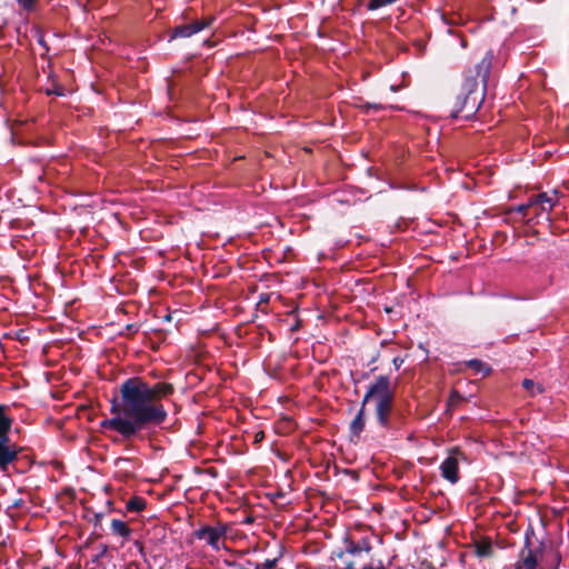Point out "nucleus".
Returning <instances> with one entry per match:
<instances>
[{
	"mask_svg": "<svg viewBox=\"0 0 569 569\" xmlns=\"http://www.w3.org/2000/svg\"><path fill=\"white\" fill-rule=\"evenodd\" d=\"M172 392L173 387L166 382L150 385L140 377L128 378L120 386V398L111 402L113 416L101 427L131 439L143 429L160 426L168 417L161 398Z\"/></svg>",
	"mask_w": 569,
	"mask_h": 569,
	"instance_id": "nucleus-1",
	"label": "nucleus"
},
{
	"mask_svg": "<svg viewBox=\"0 0 569 569\" xmlns=\"http://www.w3.org/2000/svg\"><path fill=\"white\" fill-rule=\"evenodd\" d=\"M492 53L487 52L481 61L476 66L475 78L468 79L466 82L467 96L459 109L460 112L465 111L466 116L473 113L479 108L483 99V92L492 67Z\"/></svg>",
	"mask_w": 569,
	"mask_h": 569,
	"instance_id": "nucleus-2",
	"label": "nucleus"
},
{
	"mask_svg": "<svg viewBox=\"0 0 569 569\" xmlns=\"http://www.w3.org/2000/svg\"><path fill=\"white\" fill-rule=\"evenodd\" d=\"M229 526L227 523L218 522L216 526H201L193 532V537L198 540H204L206 543L214 551L226 549L224 538L228 533Z\"/></svg>",
	"mask_w": 569,
	"mask_h": 569,
	"instance_id": "nucleus-3",
	"label": "nucleus"
},
{
	"mask_svg": "<svg viewBox=\"0 0 569 569\" xmlns=\"http://www.w3.org/2000/svg\"><path fill=\"white\" fill-rule=\"evenodd\" d=\"M393 391L390 388V381L386 386V390L382 391L381 396L376 401V416L378 423L382 428H389L390 427V413L392 411L393 406Z\"/></svg>",
	"mask_w": 569,
	"mask_h": 569,
	"instance_id": "nucleus-4",
	"label": "nucleus"
},
{
	"mask_svg": "<svg viewBox=\"0 0 569 569\" xmlns=\"http://www.w3.org/2000/svg\"><path fill=\"white\" fill-rule=\"evenodd\" d=\"M20 448L9 437L0 438V475L8 477L13 462L18 459Z\"/></svg>",
	"mask_w": 569,
	"mask_h": 569,
	"instance_id": "nucleus-5",
	"label": "nucleus"
},
{
	"mask_svg": "<svg viewBox=\"0 0 569 569\" xmlns=\"http://www.w3.org/2000/svg\"><path fill=\"white\" fill-rule=\"evenodd\" d=\"M459 458H463L462 452L459 448H452L450 455L440 465L442 478L452 485L459 481Z\"/></svg>",
	"mask_w": 569,
	"mask_h": 569,
	"instance_id": "nucleus-6",
	"label": "nucleus"
},
{
	"mask_svg": "<svg viewBox=\"0 0 569 569\" xmlns=\"http://www.w3.org/2000/svg\"><path fill=\"white\" fill-rule=\"evenodd\" d=\"M555 206V199L549 197L547 193H540L529 200L527 204L518 207V211L525 216L528 214L529 210H532L535 214H539L540 211H550Z\"/></svg>",
	"mask_w": 569,
	"mask_h": 569,
	"instance_id": "nucleus-7",
	"label": "nucleus"
},
{
	"mask_svg": "<svg viewBox=\"0 0 569 569\" xmlns=\"http://www.w3.org/2000/svg\"><path fill=\"white\" fill-rule=\"evenodd\" d=\"M389 381L390 379L387 376H379L366 392L361 402V408L365 409V406L370 400H373L376 402L378 398L381 396L382 391L386 390V386L388 385Z\"/></svg>",
	"mask_w": 569,
	"mask_h": 569,
	"instance_id": "nucleus-8",
	"label": "nucleus"
},
{
	"mask_svg": "<svg viewBox=\"0 0 569 569\" xmlns=\"http://www.w3.org/2000/svg\"><path fill=\"white\" fill-rule=\"evenodd\" d=\"M211 20L194 21L190 24L179 26L173 30L172 38H188L210 24Z\"/></svg>",
	"mask_w": 569,
	"mask_h": 569,
	"instance_id": "nucleus-9",
	"label": "nucleus"
},
{
	"mask_svg": "<svg viewBox=\"0 0 569 569\" xmlns=\"http://www.w3.org/2000/svg\"><path fill=\"white\" fill-rule=\"evenodd\" d=\"M538 560L529 548H523L520 553V560L516 565V569H536Z\"/></svg>",
	"mask_w": 569,
	"mask_h": 569,
	"instance_id": "nucleus-10",
	"label": "nucleus"
},
{
	"mask_svg": "<svg viewBox=\"0 0 569 569\" xmlns=\"http://www.w3.org/2000/svg\"><path fill=\"white\" fill-rule=\"evenodd\" d=\"M345 550L337 553L338 558H342L345 555L360 556L362 550L357 546L356 541L346 536L343 538Z\"/></svg>",
	"mask_w": 569,
	"mask_h": 569,
	"instance_id": "nucleus-11",
	"label": "nucleus"
},
{
	"mask_svg": "<svg viewBox=\"0 0 569 569\" xmlns=\"http://www.w3.org/2000/svg\"><path fill=\"white\" fill-rule=\"evenodd\" d=\"M365 429V412L363 408H360L356 417L350 423V432L352 436L358 437Z\"/></svg>",
	"mask_w": 569,
	"mask_h": 569,
	"instance_id": "nucleus-12",
	"label": "nucleus"
},
{
	"mask_svg": "<svg viewBox=\"0 0 569 569\" xmlns=\"http://www.w3.org/2000/svg\"><path fill=\"white\" fill-rule=\"evenodd\" d=\"M111 530L114 535L127 538L130 536V529L127 523L120 519H113L111 522Z\"/></svg>",
	"mask_w": 569,
	"mask_h": 569,
	"instance_id": "nucleus-13",
	"label": "nucleus"
},
{
	"mask_svg": "<svg viewBox=\"0 0 569 569\" xmlns=\"http://www.w3.org/2000/svg\"><path fill=\"white\" fill-rule=\"evenodd\" d=\"M466 365L470 369L475 370L476 372L482 373L483 376L489 375L491 371L490 367L479 359H471L467 361Z\"/></svg>",
	"mask_w": 569,
	"mask_h": 569,
	"instance_id": "nucleus-14",
	"label": "nucleus"
},
{
	"mask_svg": "<svg viewBox=\"0 0 569 569\" xmlns=\"http://www.w3.org/2000/svg\"><path fill=\"white\" fill-rule=\"evenodd\" d=\"M11 428V420L4 412V407L0 405V438L9 437L8 432Z\"/></svg>",
	"mask_w": 569,
	"mask_h": 569,
	"instance_id": "nucleus-15",
	"label": "nucleus"
},
{
	"mask_svg": "<svg viewBox=\"0 0 569 569\" xmlns=\"http://www.w3.org/2000/svg\"><path fill=\"white\" fill-rule=\"evenodd\" d=\"M522 387L531 395V396H535V395H538V393H541L543 392V387L540 385V383H536L533 380L531 379H525L522 381Z\"/></svg>",
	"mask_w": 569,
	"mask_h": 569,
	"instance_id": "nucleus-16",
	"label": "nucleus"
},
{
	"mask_svg": "<svg viewBox=\"0 0 569 569\" xmlns=\"http://www.w3.org/2000/svg\"><path fill=\"white\" fill-rule=\"evenodd\" d=\"M146 507V502L142 498L134 497L130 499L127 503V509L132 512H139L143 510Z\"/></svg>",
	"mask_w": 569,
	"mask_h": 569,
	"instance_id": "nucleus-17",
	"label": "nucleus"
},
{
	"mask_svg": "<svg viewBox=\"0 0 569 569\" xmlns=\"http://www.w3.org/2000/svg\"><path fill=\"white\" fill-rule=\"evenodd\" d=\"M396 1L397 0H370V2L368 4V8L370 10H376V9L381 8V7L391 4V3L396 2Z\"/></svg>",
	"mask_w": 569,
	"mask_h": 569,
	"instance_id": "nucleus-18",
	"label": "nucleus"
},
{
	"mask_svg": "<svg viewBox=\"0 0 569 569\" xmlns=\"http://www.w3.org/2000/svg\"><path fill=\"white\" fill-rule=\"evenodd\" d=\"M278 563V559H267L264 562L256 563L254 569H274Z\"/></svg>",
	"mask_w": 569,
	"mask_h": 569,
	"instance_id": "nucleus-19",
	"label": "nucleus"
},
{
	"mask_svg": "<svg viewBox=\"0 0 569 569\" xmlns=\"http://www.w3.org/2000/svg\"><path fill=\"white\" fill-rule=\"evenodd\" d=\"M357 546L362 550V552L369 553L372 549L370 540L368 538H361L356 542Z\"/></svg>",
	"mask_w": 569,
	"mask_h": 569,
	"instance_id": "nucleus-20",
	"label": "nucleus"
},
{
	"mask_svg": "<svg viewBox=\"0 0 569 569\" xmlns=\"http://www.w3.org/2000/svg\"><path fill=\"white\" fill-rule=\"evenodd\" d=\"M19 6L22 7L24 10H31L33 9L37 0H17Z\"/></svg>",
	"mask_w": 569,
	"mask_h": 569,
	"instance_id": "nucleus-21",
	"label": "nucleus"
},
{
	"mask_svg": "<svg viewBox=\"0 0 569 569\" xmlns=\"http://www.w3.org/2000/svg\"><path fill=\"white\" fill-rule=\"evenodd\" d=\"M273 293H260L258 299V305L261 306L263 303H268Z\"/></svg>",
	"mask_w": 569,
	"mask_h": 569,
	"instance_id": "nucleus-22",
	"label": "nucleus"
},
{
	"mask_svg": "<svg viewBox=\"0 0 569 569\" xmlns=\"http://www.w3.org/2000/svg\"><path fill=\"white\" fill-rule=\"evenodd\" d=\"M552 561L555 562L552 568L551 569H558L559 568V565H560V561H561V556L558 553V552H555L552 555Z\"/></svg>",
	"mask_w": 569,
	"mask_h": 569,
	"instance_id": "nucleus-23",
	"label": "nucleus"
},
{
	"mask_svg": "<svg viewBox=\"0 0 569 569\" xmlns=\"http://www.w3.org/2000/svg\"><path fill=\"white\" fill-rule=\"evenodd\" d=\"M478 553L480 556H488L490 553V546H483L478 548Z\"/></svg>",
	"mask_w": 569,
	"mask_h": 569,
	"instance_id": "nucleus-24",
	"label": "nucleus"
},
{
	"mask_svg": "<svg viewBox=\"0 0 569 569\" xmlns=\"http://www.w3.org/2000/svg\"><path fill=\"white\" fill-rule=\"evenodd\" d=\"M461 399V396L457 391H452L450 395V401L456 402Z\"/></svg>",
	"mask_w": 569,
	"mask_h": 569,
	"instance_id": "nucleus-25",
	"label": "nucleus"
},
{
	"mask_svg": "<svg viewBox=\"0 0 569 569\" xmlns=\"http://www.w3.org/2000/svg\"><path fill=\"white\" fill-rule=\"evenodd\" d=\"M402 362H403V360H402V359H400V358H398V357L393 359V365H395V367H396L397 369H399V368H400V366H401V363H402Z\"/></svg>",
	"mask_w": 569,
	"mask_h": 569,
	"instance_id": "nucleus-26",
	"label": "nucleus"
},
{
	"mask_svg": "<svg viewBox=\"0 0 569 569\" xmlns=\"http://www.w3.org/2000/svg\"><path fill=\"white\" fill-rule=\"evenodd\" d=\"M226 563H227V566H229V567H233V566H236V562H233V561H226Z\"/></svg>",
	"mask_w": 569,
	"mask_h": 569,
	"instance_id": "nucleus-27",
	"label": "nucleus"
},
{
	"mask_svg": "<svg viewBox=\"0 0 569 569\" xmlns=\"http://www.w3.org/2000/svg\"><path fill=\"white\" fill-rule=\"evenodd\" d=\"M164 320H166V321H170V320H171V315H170V313L166 315V316H164Z\"/></svg>",
	"mask_w": 569,
	"mask_h": 569,
	"instance_id": "nucleus-28",
	"label": "nucleus"
}]
</instances>
